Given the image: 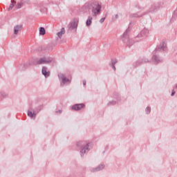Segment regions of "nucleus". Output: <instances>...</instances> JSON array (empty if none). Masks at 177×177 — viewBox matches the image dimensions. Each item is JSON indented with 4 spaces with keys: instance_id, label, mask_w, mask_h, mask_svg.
Listing matches in <instances>:
<instances>
[{
    "instance_id": "nucleus-4",
    "label": "nucleus",
    "mask_w": 177,
    "mask_h": 177,
    "mask_svg": "<svg viewBox=\"0 0 177 177\" xmlns=\"http://www.w3.org/2000/svg\"><path fill=\"white\" fill-rule=\"evenodd\" d=\"M102 11V6L99 4L97 1H92L91 2V15L94 17H96L97 15H100V12Z\"/></svg>"
},
{
    "instance_id": "nucleus-14",
    "label": "nucleus",
    "mask_w": 177,
    "mask_h": 177,
    "mask_svg": "<svg viewBox=\"0 0 177 177\" xmlns=\"http://www.w3.org/2000/svg\"><path fill=\"white\" fill-rule=\"evenodd\" d=\"M104 164H101L98 167L91 169V172H99V171H102V169H104Z\"/></svg>"
},
{
    "instance_id": "nucleus-22",
    "label": "nucleus",
    "mask_w": 177,
    "mask_h": 177,
    "mask_svg": "<svg viewBox=\"0 0 177 177\" xmlns=\"http://www.w3.org/2000/svg\"><path fill=\"white\" fill-rule=\"evenodd\" d=\"M151 111V108L150 106H147L145 109L146 114H150Z\"/></svg>"
},
{
    "instance_id": "nucleus-7",
    "label": "nucleus",
    "mask_w": 177,
    "mask_h": 177,
    "mask_svg": "<svg viewBox=\"0 0 177 177\" xmlns=\"http://www.w3.org/2000/svg\"><path fill=\"white\" fill-rule=\"evenodd\" d=\"M41 111V109H32V108H30L28 110V116L30 117V118H33V120H35V118L37 117V114H38Z\"/></svg>"
},
{
    "instance_id": "nucleus-2",
    "label": "nucleus",
    "mask_w": 177,
    "mask_h": 177,
    "mask_svg": "<svg viewBox=\"0 0 177 177\" xmlns=\"http://www.w3.org/2000/svg\"><path fill=\"white\" fill-rule=\"evenodd\" d=\"M164 52H167V43L162 41V43L158 45L155 50L153 52V57H152V62L154 64H158L160 62H162V59L160 58V53H162Z\"/></svg>"
},
{
    "instance_id": "nucleus-26",
    "label": "nucleus",
    "mask_w": 177,
    "mask_h": 177,
    "mask_svg": "<svg viewBox=\"0 0 177 177\" xmlns=\"http://www.w3.org/2000/svg\"><path fill=\"white\" fill-rule=\"evenodd\" d=\"M173 17H177V8H176V10L174 12Z\"/></svg>"
},
{
    "instance_id": "nucleus-12",
    "label": "nucleus",
    "mask_w": 177,
    "mask_h": 177,
    "mask_svg": "<svg viewBox=\"0 0 177 177\" xmlns=\"http://www.w3.org/2000/svg\"><path fill=\"white\" fill-rule=\"evenodd\" d=\"M146 15V12H145L142 10L138 11L137 13L131 14L130 15V17L133 18V17H143Z\"/></svg>"
},
{
    "instance_id": "nucleus-30",
    "label": "nucleus",
    "mask_w": 177,
    "mask_h": 177,
    "mask_svg": "<svg viewBox=\"0 0 177 177\" xmlns=\"http://www.w3.org/2000/svg\"><path fill=\"white\" fill-rule=\"evenodd\" d=\"M112 68L114 70V71H115V65H112Z\"/></svg>"
},
{
    "instance_id": "nucleus-16",
    "label": "nucleus",
    "mask_w": 177,
    "mask_h": 177,
    "mask_svg": "<svg viewBox=\"0 0 177 177\" xmlns=\"http://www.w3.org/2000/svg\"><path fill=\"white\" fill-rule=\"evenodd\" d=\"M21 28H23V25H17L14 27V34L17 35L19 34V31H21Z\"/></svg>"
},
{
    "instance_id": "nucleus-21",
    "label": "nucleus",
    "mask_w": 177,
    "mask_h": 177,
    "mask_svg": "<svg viewBox=\"0 0 177 177\" xmlns=\"http://www.w3.org/2000/svg\"><path fill=\"white\" fill-rule=\"evenodd\" d=\"M46 34V31L45 30V28L41 27L39 28V35H45Z\"/></svg>"
},
{
    "instance_id": "nucleus-20",
    "label": "nucleus",
    "mask_w": 177,
    "mask_h": 177,
    "mask_svg": "<svg viewBox=\"0 0 177 177\" xmlns=\"http://www.w3.org/2000/svg\"><path fill=\"white\" fill-rule=\"evenodd\" d=\"M15 5H16V1L15 0H11V3L10 4V7L8 8V10H12L13 8L15 7Z\"/></svg>"
},
{
    "instance_id": "nucleus-17",
    "label": "nucleus",
    "mask_w": 177,
    "mask_h": 177,
    "mask_svg": "<svg viewBox=\"0 0 177 177\" xmlns=\"http://www.w3.org/2000/svg\"><path fill=\"white\" fill-rule=\"evenodd\" d=\"M144 63H149V59L145 58L142 59H139L136 63V66H139L140 64H143Z\"/></svg>"
},
{
    "instance_id": "nucleus-25",
    "label": "nucleus",
    "mask_w": 177,
    "mask_h": 177,
    "mask_svg": "<svg viewBox=\"0 0 177 177\" xmlns=\"http://www.w3.org/2000/svg\"><path fill=\"white\" fill-rule=\"evenodd\" d=\"M23 3L21 2L17 3V4L15 6L16 9H20Z\"/></svg>"
},
{
    "instance_id": "nucleus-5",
    "label": "nucleus",
    "mask_w": 177,
    "mask_h": 177,
    "mask_svg": "<svg viewBox=\"0 0 177 177\" xmlns=\"http://www.w3.org/2000/svg\"><path fill=\"white\" fill-rule=\"evenodd\" d=\"M129 28H128L124 33L122 37V41L124 44H126L127 46H132L133 45V40L129 39Z\"/></svg>"
},
{
    "instance_id": "nucleus-32",
    "label": "nucleus",
    "mask_w": 177,
    "mask_h": 177,
    "mask_svg": "<svg viewBox=\"0 0 177 177\" xmlns=\"http://www.w3.org/2000/svg\"><path fill=\"white\" fill-rule=\"evenodd\" d=\"M174 95H175V91H172L171 93V96H174Z\"/></svg>"
},
{
    "instance_id": "nucleus-28",
    "label": "nucleus",
    "mask_w": 177,
    "mask_h": 177,
    "mask_svg": "<svg viewBox=\"0 0 177 177\" xmlns=\"http://www.w3.org/2000/svg\"><path fill=\"white\" fill-rule=\"evenodd\" d=\"M110 104L114 105V104H115V102L112 101V102H109V103L108 104V106H110Z\"/></svg>"
},
{
    "instance_id": "nucleus-27",
    "label": "nucleus",
    "mask_w": 177,
    "mask_h": 177,
    "mask_svg": "<svg viewBox=\"0 0 177 177\" xmlns=\"http://www.w3.org/2000/svg\"><path fill=\"white\" fill-rule=\"evenodd\" d=\"M104 20H106V18H105V17L102 18V19L100 20V23H101V24H103V23H104Z\"/></svg>"
},
{
    "instance_id": "nucleus-9",
    "label": "nucleus",
    "mask_w": 177,
    "mask_h": 177,
    "mask_svg": "<svg viewBox=\"0 0 177 177\" xmlns=\"http://www.w3.org/2000/svg\"><path fill=\"white\" fill-rule=\"evenodd\" d=\"M159 8H160V3H153L151 5L147 13H153V12H157V10H158Z\"/></svg>"
},
{
    "instance_id": "nucleus-15",
    "label": "nucleus",
    "mask_w": 177,
    "mask_h": 177,
    "mask_svg": "<svg viewBox=\"0 0 177 177\" xmlns=\"http://www.w3.org/2000/svg\"><path fill=\"white\" fill-rule=\"evenodd\" d=\"M41 73L43 75L46 77V78H47V77H49V75H50V72L48 71V68L46 66H44L42 68Z\"/></svg>"
},
{
    "instance_id": "nucleus-29",
    "label": "nucleus",
    "mask_w": 177,
    "mask_h": 177,
    "mask_svg": "<svg viewBox=\"0 0 177 177\" xmlns=\"http://www.w3.org/2000/svg\"><path fill=\"white\" fill-rule=\"evenodd\" d=\"M119 16L118 14L115 15V18H113V20H115V19H118Z\"/></svg>"
},
{
    "instance_id": "nucleus-1",
    "label": "nucleus",
    "mask_w": 177,
    "mask_h": 177,
    "mask_svg": "<svg viewBox=\"0 0 177 177\" xmlns=\"http://www.w3.org/2000/svg\"><path fill=\"white\" fill-rule=\"evenodd\" d=\"M55 63V58L52 57H44L41 58H32L24 64L23 71L30 68V66H38V64H50Z\"/></svg>"
},
{
    "instance_id": "nucleus-31",
    "label": "nucleus",
    "mask_w": 177,
    "mask_h": 177,
    "mask_svg": "<svg viewBox=\"0 0 177 177\" xmlns=\"http://www.w3.org/2000/svg\"><path fill=\"white\" fill-rule=\"evenodd\" d=\"M83 85H84V86L86 85V80L83 81Z\"/></svg>"
},
{
    "instance_id": "nucleus-19",
    "label": "nucleus",
    "mask_w": 177,
    "mask_h": 177,
    "mask_svg": "<svg viewBox=\"0 0 177 177\" xmlns=\"http://www.w3.org/2000/svg\"><path fill=\"white\" fill-rule=\"evenodd\" d=\"M86 26L89 27L92 24V17L89 16L86 22Z\"/></svg>"
},
{
    "instance_id": "nucleus-18",
    "label": "nucleus",
    "mask_w": 177,
    "mask_h": 177,
    "mask_svg": "<svg viewBox=\"0 0 177 177\" xmlns=\"http://www.w3.org/2000/svg\"><path fill=\"white\" fill-rule=\"evenodd\" d=\"M64 34H66V30L64 29V28H62L61 29V31L57 33V35L60 39H62V35H63Z\"/></svg>"
},
{
    "instance_id": "nucleus-6",
    "label": "nucleus",
    "mask_w": 177,
    "mask_h": 177,
    "mask_svg": "<svg viewBox=\"0 0 177 177\" xmlns=\"http://www.w3.org/2000/svg\"><path fill=\"white\" fill-rule=\"evenodd\" d=\"M149 32L150 30L145 28L141 30L140 33L137 35V37H136V41L138 42L139 39H143L144 38H147V37L149 36Z\"/></svg>"
},
{
    "instance_id": "nucleus-8",
    "label": "nucleus",
    "mask_w": 177,
    "mask_h": 177,
    "mask_svg": "<svg viewBox=\"0 0 177 177\" xmlns=\"http://www.w3.org/2000/svg\"><path fill=\"white\" fill-rule=\"evenodd\" d=\"M58 77L60 81H62V82L61 83V86H64V84H71V80H70L69 79H67V77H66V75L63 73H59Z\"/></svg>"
},
{
    "instance_id": "nucleus-13",
    "label": "nucleus",
    "mask_w": 177,
    "mask_h": 177,
    "mask_svg": "<svg viewBox=\"0 0 177 177\" xmlns=\"http://www.w3.org/2000/svg\"><path fill=\"white\" fill-rule=\"evenodd\" d=\"M84 107L85 104H77L72 106V109L78 111L79 110H81V109H84Z\"/></svg>"
},
{
    "instance_id": "nucleus-3",
    "label": "nucleus",
    "mask_w": 177,
    "mask_h": 177,
    "mask_svg": "<svg viewBox=\"0 0 177 177\" xmlns=\"http://www.w3.org/2000/svg\"><path fill=\"white\" fill-rule=\"evenodd\" d=\"M77 146L80 150V156L82 157L89 151V143L86 141H79L77 142Z\"/></svg>"
},
{
    "instance_id": "nucleus-23",
    "label": "nucleus",
    "mask_w": 177,
    "mask_h": 177,
    "mask_svg": "<svg viewBox=\"0 0 177 177\" xmlns=\"http://www.w3.org/2000/svg\"><path fill=\"white\" fill-rule=\"evenodd\" d=\"M118 61H117V59H111V66H115V64L118 63Z\"/></svg>"
},
{
    "instance_id": "nucleus-24",
    "label": "nucleus",
    "mask_w": 177,
    "mask_h": 177,
    "mask_svg": "<svg viewBox=\"0 0 177 177\" xmlns=\"http://www.w3.org/2000/svg\"><path fill=\"white\" fill-rule=\"evenodd\" d=\"M1 97H3V98L8 97V93H6L5 92H1Z\"/></svg>"
},
{
    "instance_id": "nucleus-11",
    "label": "nucleus",
    "mask_w": 177,
    "mask_h": 177,
    "mask_svg": "<svg viewBox=\"0 0 177 177\" xmlns=\"http://www.w3.org/2000/svg\"><path fill=\"white\" fill-rule=\"evenodd\" d=\"M77 27H78V21H71L68 25V28L71 31H73V30H77Z\"/></svg>"
},
{
    "instance_id": "nucleus-33",
    "label": "nucleus",
    "mask_w": 177,
    "mask_h": 177,
    "mask_svg": "<svg viewBox=\"0 0 177 177\" xmlns=\"http://www.w3.org/2000/svg\"><path fill=\"white\" fill-rule=\"evenodd\" d=\"M45 10H46V12H47L48 10L46 8H45Z\"/></svg>"
},
{
    "instance_id": "nucleus-10",
    "label": "nucleus",
    "mask_w": 177,
    "mask_h": 177,
    "mask_svg": "<svg viewBox=\"0 0 177 177\" xmlns=\"http://www.w3.org/2000/svg\"><path fill=\"white\" fill-rule=\"evenodd\" d=\"M91 9H92V2L86 3L82 8V12H84L85 13L89 12Z\"/></svg>"
},
{
    "instance_id": "nucleus-34",
    "label": "nucleus",
    "mask_w": 177,
    "mask_h": 177,
    "mask_svg": "<svg viewBox=\"0 0 177 177\" xmlns=\"http://www.w3.org/2000/svg\"><path fill=\"white\" fill-rule=\"evenodd\" d=\"M59 113H62V111H59Z\"/></svg>"
}]
</instances>
